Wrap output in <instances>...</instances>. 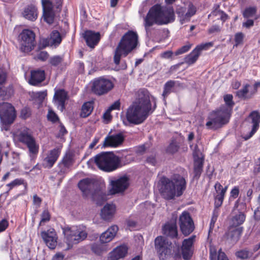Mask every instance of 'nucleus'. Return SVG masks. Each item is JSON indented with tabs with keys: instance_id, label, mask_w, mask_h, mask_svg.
<instances>
[{
	"instance_id": "obj_1",
	"label": "nucleus",
	"mask_w": 260,
	"mask_h": 260,
	"mask_svg": "<svg viewBox=\"0 0 260 260\" xmlns=\"http://www.w3.org/2000/svg\"><path fill=\"white\" fill-rule=\"evenodd\" d=\"M151 100L155 103L154 98L150 96L148 90H139L137 100L127 109V120L135 124L142 123L151 112Z\"/></svg>"
},
{
	"instance_id": "obj_2",
	"label": "nucleus",
	"mask_w": 260,
	"mask_h": 260,
	"mask_svg": "<svg viewBox=\"0 0 260 260\" xmlns=\"http://www.w3.org/2000/svg\"><path fill=\"white\" fill-rule=\"evenodd\" d=\"M223 100L224 105L209 114L206 124L208 129H217L229 122L235 105L233 96L231 94H225L223 96Z\"/></svg>"
},
{
	"instance_id": "obj_3",
	"label": "nucleus",
	"mask_w": 260,
	"mask_h": 260,
	"mask_svg": "<svg viewBox=\"0 0 260 260\" xmlns=\"http://www.w3.org/2000/svg\"><path fill=\"white\" fill-rule=\"evenodd\" d=\"M175 20L174 11L172 7H163L159 5L152 7L144 18V25L147 34L150 27L154 24H167Z\"/></svg>"
},
{
	"instance_id": "obj_4",
	"label": "nucleus",
	"mask_w": 260,
	"mask_h": 260,
	"mask_svg": "<svg viewBox=\"0 0 260 260\" xmlns=\"http://www.w3.org/2000/svg\"><path fill=\"white\" fill-rule=\"evenodd\" d=\"M160 193L167 200L180 197L186 189L185 179L178 174L173 175L171 178L163 177L160 179Z\"/></svg>"
},
{
	"instance_id": "obj_5",
	"label": "nucleus",
	"mask_w": 260,
	"mask_h": 260,
	"mask_svg": "<svg viewBox=\"0 0 260 260\" xmlns=\"http://www.w3.org/2000/svg\"><path fill=\"white\" fill-rule=\"evenodd\" d=\"M138 44V36L137 32L128 31L122 37L114 51V62L118 65L121 58L127 56L137 47Z\"/></svg>"
},
{
	"instance_id": "obj_6",
	"label": "nucleus",
	"mask_w": 260,
	"mask_h": 260,
	"mask_svg": "<svg viewBox=\"0 0 260 260\" xmlns=\"http://www.w3.org/2000/svg\"><path fill=\"white\" fill-rule=\"evenodd\" d=\"M95 163L101 170L112 172L120 167V159L112 152H102L90 158L88 165Z\"/></svg>"
},
{
	"instance_id": "obj_7",
	"label": "nucleus",
	"mask_w": 260,
	"mask_h": 260,
	"mask_svg": "<svg viewBox=\"0 0 260 260\" xmlns=\"http://www.w3.org/2000/svg\"><path fill=\"white\" fill-rule=\"evenodd\" d=\"M64 241L67 244L66 249H71L74 244H76L85 240L87 233L81 226H72L63 229Z\"/></svg>"
},
{
	"instance_id": "obj_8",
	"label": "nucleus",
	"mask_w": 260,
	"mask_h": 260,
	"mask_svg": "<svg viewBox=\"0 0 260 260\" xmlns=\"http://www.w3.org/2000/svg\"><path fill=\"white\" fill-rule=\"evenodd\" d=\"M63 0H41L43 18L49 24L53 23L55 13L60 11Z\"/></svg>"
},
{
	"instance_id": "obj_9",
	"label": "nucleus",
	"mask_w": 260,
	"mask_h": 260,
	"mask_svg": "<svg viewBox=\"0 0 260 260\" xmlns=\"http://www.w3.org/2000/svg\"><path fill=\"white\" fill-rule=\"evenodd\" d=\"M78 186L85 197L91 198L93 200L96 201L97 204L100 203V197L102 200L106 199L105 195L100 190L92 192L94 183L90 179L86 178L81 180L78 183Z\"/></svg>"
},
{
	"instance_id": "obj_10",
	"label": "nucleus",
	"mask_w": 260,
	"mask_h": 260,
	"mask_svg": "<svg viewBox=\"0 0 260 260\" xmlns=\"http://www.w3.org/2000/svg\"><path fill=\"white\" fill-rule=\"evenodd\" d=\"M18 139L19 142L27 146L30 157L31 159L35 158L39 150V145L35 138L27 131L24 130L18 135Z\"/></svg>"
},
{
	"instance_id": "obj_11",
	"label": "nucleus",
	"mask_w": 260,
	"mask_h": 260,
	"mask_svg": "<svg viewBox=\"0 0 260 260\" xmlns=\"http://www.w3.org/2000/svg\"><path fill=\"white\" fill-rule=\"evenodd\" d=\"M114 87V83L109 79L104 77L95 78L92 81V91L95 94L102 95L111 90Z\"/></svg>"
},
{
	"instance_id": "obj_12",
	"label": "nucleus",
	"mask_w": 260,
	"mask_h": 260,
	"mask_svg": "<svg viewBox=\"0 0 260 260\" xmlns=\"http://www.w3.org/2000/svg\"><path fill=\"white\" fill-rule=\"evenodd\" d=\"M20 50L23 52L31 51L35 45V35L32 31L24 29L19 35Z\"/></svg>"
},
{
	"instance_id": "obj_13",
	"label": "nucleus",
	"mask_w": 260,
	"mask_h": 260,
	"mask_svg": "<svg viewBox=\"0 0 260 260\" xmlns=\"http://www.w3.org/2000/svg\"><path fill=\"white\" fill-rule=\"evenodd\" d=\"M129 185V178L126 176L109 179V193L111 194L124 192Z\"/></svg>"
},
{
	"instance_id": "obj_14",
	"label": "nucleus",
	"mask_w": 260,
	"mask_h": 260,
	"mask_svg": "<svg viewBox=\"0 0 260 260\" xmlns=\"http://www.w3.org/2000/svg\"><path fill=\"white\" fill-rule=\"evenodd\" d=\"M16 117L14 107L10 103H0V119L5 125L12 123Z\"/></svg>"
},
{
	"instance_id": "obj_15",
	"label": "nucleus",
	"mask_w": 260,
	"mask_h": 260,
	"mask_svg": "<svg viewBox=\"0 0 260 260\" xmlns=\"http://www.w3.org/2000/svg\"><path fill=\"white\" fill-rule=\"evenodd\" d=\"M155 247L160 255V257L164 259L167 255L170 254L172 251V243L165 237L158 236L155 239Z\"/></svg>"
},
{
	"instance_id": "obj_16",
	"label": "nucleus",
	"mask_w": 260,
	"mask_h": 260,
	"mask_svg": "<svg viewBox=\"0 0 260 260\" xmlns=\"http://www.w3.org/2000/svg\"><path fill=\"white\" fill-rule=\"evenodd\" d=\"M179 224L182 233L185 236L188 235L194 230L193 222L189 213L186 211L183 212L180 215Z\"/></svg>"
},
{
	"instance_id": "obj_17",
	"label": "nucleus",
	"mask_w": 260,
	"mask_h": 260,
	"mask_svg": "<svg viewBox=\"0 0 260 260\" xmlns=\"http://www.w3.org/2000/svg\"><path fill=\"white\" fill-rule=\"evenodd\" d=\"M213 43L208 42L198 45L188 55L185 57V62L188 64L194 63L198 59L202 51L207 50L213 46Z\"/></svg>"
},
{
	"instance_id": "obj_18",
	"label": "nucleus",
	"mask_w": 260,
	"mask_h": 260,
	"mask_svg": "<svg viewBox=\"0 0 260 260\" xmlns=\"http://www.w3.org/2000/svg\"><path fill=\"white\" fill-rule=\"evenodd\" d=\"M248 120L251 121L252 123V129L248 135L243 134L242 138L245 140L250 139L257 131L259 127V123L260 122V114L257 111H253L249 115Z\"/></svg>"
},
{
	"instance_id": "obj_19",
	"label": "nucleus",
	"mask_w": 260,
	"mask_h": 260,
	"mask_svg": "<svg viewBox=\"0 0 260 260\" xmlns=\"http://www.w3.org/2000/svg\"><path fill=\"white\" fill-rule=\"evenodd\" d=\"M41 236L47 246L53 249L57 245V236L55 230L53 229L41 233Z\"/></svg>"
},
{
	"instance_id": "obj_20",
	"label": "nucleus",
	"mask_w": 260,
	"mask_h": 260,
	"mask_svg": "<svg viewBox=\"0 0 260 260\" xmlns=\"http://www.w3.org/2000/svg\"><path fill=\"white\" fill-rule=\"evenodd\" d=\"M60 154L59 148H55L48 151L46 156L44 158L43 165L45 168H51L57 160Z\"/></svg>"
},
{
	"instance_id": "obj_21",
	"label": "nucleus",
	"mask_w": 260,
	"mask_h": 260,
	"mask_svg": "<svg viewBox=\"0 0 260 260\" xmlns=\"http://www.w3.org/2000/svg\"><path fill=\"white\" fill-rule=\"evenodd\" d=\"M62 38L60 33L56 30L53 31L50 34V37L41 40V44L43 47L51 46L56 47L61 43Z\"/></svg>"
},
{
	"instance_id": "obj_22",
	"label": "nucleus",
	"mask_w": 260,
	"mask_h": 260,
	"mask_svg": "<svg viewBox=\"0 0 260 260\" xmlns=\"http://www.w3.org/2000/svg\"><path fill=\"white\" fill-rule=\"evenodd\" d=\"M196 12V8L192 5H189L187 11L185 8L183 7L179 8L176 11V13L182 24L188 21L190 17L194 15Z\"/></svg>"
},
{
	"instance_id": "obj_23",
	"label": "nucleus",
	"mask_w": 260,
	"mask_h": 260,
	"mask_svg": "<svg viewBox=\"0 0 260 260\" xmlns=\"http://www.w3.org/2000/svg\"><path fill=\"white\" fill-rule=\"evenodd\" d=\"M243 231V227L236 228L230 226L226 233L225 238L230 243L234 244L239 240Z\"/></svg>"
},
{
	"instance_id": "obj_24",
	"label": "nucleus",
	"mask_w": 260,
	"mask_h": 260,
	"mask_svg": "<svg viewBox=\"0 0 260 260\" xmlns=\"http://www.w3.org/2000/svg\"><path fill=\"white\" fill-rule=\"evenodd\" d=\"M190 147L193 150V155L194 157V170L195 173L198 174L200 173L203 168V160L202 157V154L199 149L198 146L190 145Z\"/></svg>"
},
{
	"instance_id": "obj_25",
	"label": "nucleus",
	"mask_w": 260,
	"mask_h": 260,
	"mask_svg": "<svg viewBox=\"0 0 260 260\" xmlns=\"http://www.w3.org/2000/svg\"><path fill=\"white\" fill-rule=\"evenodd\" d=\"M195 236H192L188 239H185L182 243V253L184 259L190 258L192 254L191 247L195 240Z\"/></svg>"
},
{
	"instance_id": "obj_26",
	"label": "nucleus",
	"mask_w": 260,
	"mask_h": 260,
	"mask_svg": "<svg viewBox=\"0 0 260 260\" xmlns=\"http://www.w3.org/2000/svg\"><path fill=\"white\" fill-rule=\"evenodd\" d=\"M124 141V137L122 134L119 133L112 135L105 138L104 145L116 147L121 145Z\"/></svg>"
},
{
	"instance_id": "obj_27",
	"label": "nucleus",
	"mask_w": 260,
	"mask_h": 260,
	"mask_svg": "<svg viewBox=\"0 0 260 260\" xmlns=\"http://www.w3.org/2000/svg\"><path fill=\"white\" fill-rule=\"evenodd\" d=\"M87 45L90 48H94L100 39V35L99 32H95L91 30H87L83 34Z\"/></svg>"
},
{
	"instance_id": "obj_28",
	"label": "nucleus",
	"mask_w": 260,
	"mask_h": 260,
	"mask_svg": "<svg viewBox=\"0 0 260 260\" xmlns=\"http://www.w3.org/2000/svg\"><path fill=\"white\" fill-rule=\"evenodd\" d=\"M115 212V205L107 204L101 210V216L104 220L111 221L114 217Z\"/></svg>"
},
{
	"instance_id": "obj_29",
	"label": "nucleus",
	"mask_w": 260,
	"mask_h": 260,
	"mask_svg": "<svg viewBox=\"0 0 260 260\" xmlns=\"http://www.w3.org/2000/svg\"><path fill=\"white\" fill-rule=\"evenodd\" d=\"M118 228L117 225L111 226L107 231L102 233L100 236V241L102 243H106L111 241L115 236Z\"/></svg>"
},
{
	"instance_id": "obj_30",
	"label": "nucleus",
	"mask_w": 260,
	"mask_h": 260,
	"mask_svg": "<svg viewBox=\"0 0 260 260\" xmlns=\"http://www.w3.org/2000/svg\"><path fill=\"white\" fill-rule=\"evenodd\" d=\"M54 99L58 108L62 111L64 109V103L67 99V93L63 89L57 90L55 92Z\"/></svg>"
},
{
	"instance_id": "obj_31",
	"label": "nucleus",
	"mask_w": 260,
	"mask_h": 260,
	"mask_svg": "<svg viewBox=\"0 0 260 260\" xmlns=\"http://www.w3.org/2000/svg\"><path fill=\"white\" fill-rule=\"evenodd\" d=\"M127 252V248L126 246L122 245L117 247L110 253L109 259L110 260H118L124 257Z\"/></svg>"
},
{
	"instance_id": "obj_32",
	"label": "nucleus",
	"mask_w": 260,
	"mask_h": 260,
	"mask_svg": "<svg viewBox=\"0 0 260 260\" xmlns=\"http://www.w3.org/2000/svg\"><path fill=\"white\" fill-rule=\"evenodd\" d=\"M45 78V72L43 70H38L31 72V77L29 83L33 85H36L42 82Z\"/></svg>"
},
{
	"instance_id": "obj_33",
	"label": "nucleus",
	"mask_w": 260,
	"mask_h": 260,
	"mask_svg": "<svg viewBox=\"0 0 260 260\" xmlns=\"http://www.w3.org/2000/svg\"><path fill=\"white\" fill-rule=\"evenodd\" d=\"M246 215L242 212L238 211L233 213L230 220V226L238 228L242 224L245 220Z\"/></svg>"
},
{
	"instance_id": "obj_34",
	"label": "nucleus",
	"mask_w": 260,
	"mask_h": 260,
	"mask_svg": "<svg viewBox=\"0 0 260 260\" xmlns=\"http://www.w3.org/2000/svg\"><path fill=\"white\" fill-rule=\"evenodd\" d=\"M255 92L249 84H246L241 89L237 92V95L240 98L244 99H250L254 94Z\"/></svg>"
},
{
	"instance_id": "obj_35",
	"label": "nucleus",
	"mask_w": 260,
	"mask_h": 260,
	"mask_svg": "<svg viewBox=\"0 0 260 260\" xmlns=\"http://www.w3.org/2000/svg\"><path fill=\"white\" fill-rule=\"evenodd\" d=\"M164 234L172 238L176 237L178 235L177 226L174 223H167L162 228Z\"/></svg>"
},
{
	"instance_id": "obj_36",
	"label": "nucleus",
	"mask_w": 260,
	"mask_h": 260,
	"mask_svg": "<svg viewBox=\"0 0 260 260\" xmlns=\"http://www.w3.org/2000/svg\"><path fill=\"white\" fill-rule=\"evenodd\" d=\"M23 15L26 19L29 20L34 21L36 20L38 16L36 7L32 5L28 6L24 9Z\"/></svg>"
},
{
	"instance_id": "obj_37",
	"label": "nucleus",
	"mask_w": 260,
	"mask_h": 260,
	"mask_svg": "<svg viewBox=\"0 0 260 260\" xmlns=\"http://www.w3.org/2000/svg\"><path fill=\"white\" fill-rule=\"evenodd\" d=\"M93 109V103L92 102L85 103L82 107L80 113L81 117L83 118L88 117L91 113Z\"/></svg>"
},
{
	"instance_id": "obj_38",
	"label": "nucleus",
	"mask_w": 260,
	"mask_h": 260,
	"mask_svg": "<svg viewBox=\"0 0 260 260\" xmlns=\"http://www.w3.org/2000/svg\"><path fill=\"white\" fill-rule=\"evenodd\" d=\"M72 163V159L70 156L64 157L61 162L58 164V166L61 169L60 172H64L66 169L70 167Z\"/></svg>"
},
{
	"instance_id": "obj_39",
	"label": "nucleus",
	"mask_w": 260,
	"mask_h": 260,
	"mask_svg": "<svg viewBox=\"0 0 260 260\" xmlns=\"http://www.w3.org/2000/svg\"><path fill=\"white\" fill-rule=\"evenodd\" d=\"M174 85L175 82L172 80L169 81L165 83L162 94L164 99L172 91V89ZM165 100H164V101Z\"/></svg>"
},
{
	"instance_id": "obj_40",
	"label": "nucleus",
	"mask_w": 260,
	"mask_h": 260,
	"mask_svg": "<svg viewBox=\"0 0 260 260\" xmlns=\"http://www.w3.org/2000/svg\"><path fill=\"white\" fill-rule=\"evenodd\" d=\"M23 185L25 188V189H27V183L24 181L23 179L22 178H17L13 181H12L10 183L8 184L7 186L9 187V190L12 189L14 187H16L17 186L20 185Z\"/></svg>"
},
{
	"instance_id": "obj_41",
	"label": "nucleus",
	"mask_w": 260,
	"mask_h": 260,
	"mask_svg": "<svg viewBox=\"0 0 260 260\" xmlns=\"http://www.w3.org/2000/svg\"><path fill=\"white\" fill-rule=\"evenodd\" d=\"M30 96L34 99L38 100L39 102L41 103L47 96V91H33L30 93Z\"/></svg>"
},
{
	"instance_id": "obj_42",
	"label": "nucleus",
	"mask_w": 260,
	"mask_h": 260,
	"mask_svg": "<svg viewBox=\"0 0 260 260\" xmlns=\"http://www.w3.org/2000/svg\"><path fill=\"white\" fill-rule=\"evenodd\" d=\"M63 58L62 56L56 55L51 57L49 59V63L53 67H58L63 64Z\"/></svg>"
},
{
	"instance_id": "obj_43",
	"label": "nucleus",
	"mask_w": 260,
	"mask_h": 260,
	"mask_svg": "<svg viewBox=\"0 0 260 260\" xmlns=\"http://www.w3.org/2000/svg\"><path fill=\"white\" fill-rule=\"evenodd\" d=\"M216 192L214 193V200L215 206L216 207H220L223 202L224 194L222 193L220 191L215 190Z\"/></svg>"
},
{
	"instance_id": "obj_44",
	"label": "nucleus",
	"mask_w": 260,
	"mask_h": 260,
	"mask_svg": "<svg viewBox=\"0 0 260 260\" xmlns=\"http://www.w3.org/2000/svg\"><path fill=\"white\" fill-rule=\"evenodd\" d=\"M257 12L255 7H249L246 8L243 12V16L245 18H248L254 16Z\"/></svg>"
},
{
	"instance_id": "obj_45",
	"label": "nucleus",
	"mask_w": 260,
	"mask_h": 260,
	"mask_svg": "<svg viewBox=\"0 0 260 260\" xmlns=\"http://www.w3.org/2000/svg\"><path fill=\"white\" fill-rule=\"evenodd\" d=\"M252 253L246 249H243L237 251L236 253V256L241 259H246L252 255Z\"/></svg>"
},
{
	"instance_id": "obj_46",
	"label": "nucleus",
	"mask_w": 260,
	"mask_h": 260,
	"mask_svg": "<svg viewBox=\"0 0 260 260\" xmlns=\"http://www.w3.org/2000/svg\"><path fill=\"white\" fill-rule=\"evenodd\" d=\"M50 215L48 210H45L43 211L41 214V219L39 223V226L42 225L46 222L50 220Z\"/></svg>"
},
{
	"instance_id": "obj_47",
	"label": "nucleus",
	"mask_w": 260,
	"mask_h": 260,
	"mask_svg": "<svg viewBox=\"0 0 260 260\" xmlns=\"http://www.w3.org/2000/svg\"><path fill=\"white\" fill-rule=\"evenodd\" d=\"M244 37V35L241 32H239L236 33L235 35V46H238L239 45L242 44L243 42V39Z\"/></svg>"
},
{
	"instance_id": "obj_48",
	"label": "nucleus",
	"mask_w": 260,
	"mask_h": 260,
	"mask_svg": "<svg viewBox=\"0 0 260 260\" xmlns=\"http://www.w3.org/2000/svg\"><path fill=\"white\" fill-rule=\"evenodd\" d=\"M31 114V112L29 108L24 107L21 110L20 112V117L22 119H26L29 118Z\"/></svg>"
},
{
	"instance_id": "obj_49",
	"label": "nucleus",
	"mask_w": 260,
	"mask_h": 260,
	"mask_svg": "<svg viewBox=\"0 0 260 260\" xmlns=\"http://www.w3.org/2000/svg\"><path fill=\"white\" fill-rule=\"evenodd\" d=\"M191 44L188 43L187 44L181 47L175 52V55H178L187 52L191 48Z\"/></svg>"
},
{
	"instance_id": "obj_50",
	"label": "nucleus",
	"mask_w": 260,
	"mask_h": 260,
	"mask_svg": "<svg viewBox=\"0 0 260 260\" xmlns=\"http://www.w3.org/2000/svg\"><path fill=\"white\" fill-rule=\"evenodd\" d=\"M179 146L175 142H172L167 148V151L169 153H174L178 151Z\"/></svg>"
},
{
	"instance_id": "obj_51",
	"label": "nucleus",
	"mask_w": 260,
	"mask_h": 260,
	"mask_svg": "<svg viewBox=\"0 0 260 260\" xmlns=\"http://www.w3.org/2000/svg\"><path fill=\"white\" fill-rule=\"evenodd\" d=\"M48 119L53 122H56L58 120L57 115L52 110H49L47 114Z\"/></svg>"
},
{
	"instance_id": "obj_52",
	"label": "nucleus",
	"mask_w": 260,
	"mask_h": 260,
	"mask_svg": "<svg viewBox=\"0 0 260 260\" xmlns=\"http://www.w3.org/2000/svg\"><path fill=\"white\" fill-rule=\"evenodd\" d=\"M92 251L96 254H101L103 251L101 246L98 244H93L91 246Z\"/></svg>"
},
{
	"instance_id": "obj_53",
	"label": "nucleus",
	"mask_w": 260,
	"mask_h": 260,
	"mask_svg": "<svg viewBox=\"0 0 260 260\" xmlns=\"http://www.w3.org/2000/svg\"><path fill=\"white\" fill-rule=\"evenodd\" d=\"M214 188L215 190L220 191L221 192H222V193L225 194L228 189V186H225L223 188L219 182H216L214 185Z\"/></svg>"
},
{
	"instance_id": "obj_54",
	"label": "nucleus",
	"mask_w": 260,
	"mask_h": 260,
	"mask_svg": "<svg viewBox=\"0 0 260 260\" xmlns=\"http://www.w3.org/2000/svg\"><path fill=\"white\" fill-rule=\"evenodd\" d=\"M239 194V188L238 186H235L231 191L230 198H237Z\"/></svg>"
},
{
	"instance_id": "obj_55",
	"label": "nucleus",
	"mask_w": 260,
	"mask_h": 260,
	"mask_svg": "<svg viewBox=\"0 0 260 260\" xmlns=\"http://www.w3.org/2000/svg\"><path fill=\"white\" fill-rule=\"evenodd\" d=\"M48 54L45 51H42L37 55V58L42 61L46 60L48 58Z\"/></svg>"
},
{
	"instance_id": "obj_56",
	"label": "nucleus",
	"mask_w": 260,
	"mask_h": 260,
	"mask_svg": "<svg viewBox=\"0 0 260 260\" xmlns=\"http://www.w3.org/2000/svg\"><path fill=\"white\" fill-rule=\"evenodd\" d=\"M42 202V199L38 197L37 194L34 195L33 196V203L36 206L37 208L40 207Z\"/></svg>"
},
{
	"instance_id": "obj_57",
	"label": "nucleus",
	"mask_w": 260,
	"mask_h": 260,
	"mask_svg": "<svg viewBox=\"0 0 260 260\" xmlns=\"http://www.w3.org/2000/svg\"><path fill=\"white\" fill-rule=\"evenodd\" d=\"M9 223L8 222L5 220L3 219L0 221V233L6 230V229L8 226Z\"/></svg>"
},
{
	"instance_id": "obj_58",
	"label": "nucleus",
	"mask_w": 260,
	"mask_h": 260,
	"mask_svg": "<svg viewBox=\"0 0 260 260\" xmlns=\"http://www.w3.org/2000/svg\"><path fill=\"white\" fill-rule=\"evenodd\" d=\"M254 25V21L252 19H247L246 21L243 22L242 26L244 27L249 28Z\"/></svg>"
},
{
	"instance_id": "obj_59",
	"label": "nucleus",
	"mask_w": 260,
	"mask_h": 260,
	"mask_svg": "<svg viewBox=\"0 0 260 260\" xmlns=\"http://www.w3.org/2000/svg\"><path fill=\"white\" fill-rule=\"evenodd\" d=\"M210 260H216V250L214 247H210Z\"/></svg>"
},
{
	"instance_id": "obj_60",
	"label": "nucleus",
	"mask_w": 260,
	"mask_h": 260,
	"mask_svg": "<svg viewBox=\"0 0 260 260\" xmlns=\"http://www.w3.org/2000/svg\"><path fill=\"white\" fill-rule=\"evenodd\" d=\"M6 79V71L0 68V84H3L5 82Z\"/></svg>"
},
{
	"instance_id": "obj_61",
	"label": "nucleus",
	"mask_w": 260,
	"mask_h": 260,
	"mask_svg": "<svg viewBox=\"0 0 260 260\" xmlns=\"http://www.w3.org/2000/svg\"><path fill=\"white\" fill-rule=\"evenodd\" d=\"M220 31V28L218 25H213L209 29L208 32L209 34H213L214 32H218Z\"/></svg>"
},
{
	"instance_id": "obj_62",
	"label": "nucleus",
	"mask_w": 260,
	"mask_h": 260,
	"mask_svg": "<svg viewBox=\"0 0 260 260\" xmlns=\"http://www.w3.org/2000/svg\"><path fill=\"white\" fill-rule=\"evenodd\" d=\"M217 259L218 260H229L227 256L225 254V253L221 251V250L220 249L218 251V254L217 256Z\"/></svg>"
},
{
	"instance_id": "obj_63",
	"label": "nucleus",
	"mask_w": 260,
	"mask_h": 260,
	"mask_svg": "<svg viewBox=\"0 0 260 260\" xmlns=\"http://www.w3.org/2000/svg\"><path fill=\"white\" fill-rule=\"evenodd\" d=\"M172 55H173L172 51H165V52H163L162 53H161V56L164 58L168 59V58H171L172 57Z\"/></svg>"
},
{
	"instance_id": "obj_64",
	"label": "nucleus",
	"mask_w": 260,
	"mask_h": 260,
	"mask_svg": "<svg viewBox=\"0 0 260 260\" xmlns=\"http://www.w3.org/2000/svg\"><path fill=\"white\" fill-rule=\"evenodd\" d=\"M254 218L256 220H260V205L257 207L256 209L254 211Z\"/></svg>"
}]
</instances>
